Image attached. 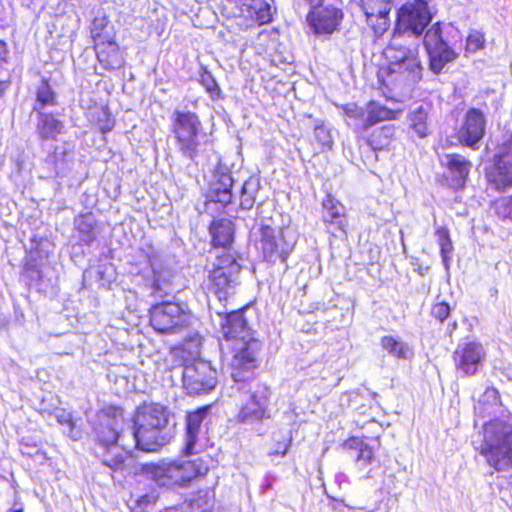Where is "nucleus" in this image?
Segmentation results:
<instances>
[{
  "mask_svg": "<svg viewBox=\"0 0 512 512\" xmlns=\"http://www.w3.org/2000/svg\"><path fill=\"white\" fill-rule=\"evenodd\" d=\"M124 418L118 409L102 411L97 415L94 426L96 455L102 463L112 469H118L136 447H126L129 432L125 433Z\"/></svg>",
  "mask_w": 512,
  "mask_h": 512,
  "instance_id": "nucleus-1",
  "label": "nucleus"
},
{
  "mask_svg": "<svg viewBox=\"0 0 512 512\" xmlns=\"http://www.w3.org/2000/svg\"><path fill=\"white\" fill-rule=\"evenodd\" d=\"M169 411L162 405L150 404L140 408L134 420V429L129 432L126 447L151 452L165 445L171 438L167 427Z\"/></svg>",
  "mask_w": 512,
  "mask_h": 512,
  "instance_id": "nucleus-2",
  "label": "nucleus"
},
{
  "mask_svg": "<svg viewBox=\"0 0 512 512\" xmlns=\"http://www.w3.org/2000/svg\"><path fill=\"white\" fill-rule=\"evenodd\" d=\"M481 454L497 471L512 468V424L499 419L484 423V443Z\"/></svg>",
  "mask_w": 512,
  "mask_h": 512,
  "instance_id": "nucleus-3",
  "label": "nucleus"
},
{
  "mask_svg": "<svg viewBox=\"0 0 512 512\" xmlns=\"http://www.w3.org/2000/svg\"><path fill=\"white\" fill-rule=\"evenodd\" d=\"M401 35L395 33L391 44L384 50L389 61L388 73L400 81L415 83L422 77V66L418 56V46L408 47L400 43Z\"/></svg>",
  "mask_w": 512,
  "mask_h": 512,
  "instance_id": "nucleus-4",
  "label": "nucleus"
},
{
  "mask_svg": "<svg viewBox=\"0 0 512 512\" xmlns=\"http://www.w3.org/2000/svg\"><path fill=\"white\" fill-rule=\"evenodd\" d=\"M171 120L179 151L184 157L194 160L199 152L198 134L202 127L198 115L191 111L175 110Z\"/></svg>",
  "mask_w": 512,
  "mask_h": 512,
  "instance_id": "nucleus-5",
  "label": "nucleus"
},
{
  "mask_svg": "<svg viewBox=\"0 0 512 512\" xmlns=\"http://www.w3.org/2000/svg\"><path fill=\"white\" fill-rule=\"evenodd\" d=\"M195 317L179 304L165 302L153 306L150 310V323L159 333H177L189 327Z\"/></svg>",
  "mask_w": 512,
  "mask_h": 512,
  "instance_id": "nucleus-6",
  "label": "nucleus"
},
{
  "mask_svg": "<svg viewBox=\"0 0 512 512\" xmlns=\"http://www.w3.org/2000/svg\"><path fill=\"white\" fill-rule=\"evenodd\" d=\"M429 0L407 2L398 11L395 33L420 36L432 20Z\"/></svg>",
  "mask_w": 512,
  "mask_h": 512,
  "instance_id": "nucleus-7",
  "label": "nucleus"
},
{
  "mask_svg": "<svg viewBox=\"0 0 512 512\" xmlns=\"http://www.w3.org/2000/svg\"><path fill=\"white\" fill-rule=\"evenodd\" d=\"M241 266L233 255L223 253L217 257L215 267L209 275L212 289L219 300L225 299L238 281Z\"/></svg>",
  "mask_w": 512,
  "mask_h": 512,
  "instance_id": "nucleus-8",
  "label": "nucleus"
},
{
  "mask_svg": "<svg viewBox=\"0 0 512 512\" xmlns=\"http://www.w3.org/2000/svg\"><path fill=\"white\" fill-rule=\"evenodd\" d=\"M261 343L254 337L246 340H237L233 343V357L231 360V377L235 382L245 381L243 372H250L257 367V354Z\"/></svg>",
  "mask_w": 512,
  "mask_h": 512,
  "instance_id": "nucleus-9",
  "label": "nucleus"
},
{
  "mask_svg": "<svg viewBox=\"0 0 512 512\" xmlns=\"http://www.w3.org/2000/svg\"><path fill=\"white\" fill-rule=\"evenodd\" d=\"M269 398L270 389L264 384H255L248 400L240 408L237 415L238 422L253 425L268 418Z\"/></svg>",
  "mask_w": 512,
  "mask_h": 512,
  "instance_id": "nucleus-10",
  "label": "nucleus"
},
{
  "mask_svg": "<svg viewBox=\"0 0 512 512\" xmlns=\"http://www.w3.org/2000/svg\"><path fill=\"white\" fill-rule=\"evenodd\" d=\"M258 248L261 250L263 257L268 262H276L280 260L285 263L292 247L287 244L280 232L269 223H260Z\"/></svg>",
  "mask_w": 512,
  "mask_h": 512,
  "instance_id": "nucleus-11",
  "label": "nucleus"
},
{
  "mask_svg": "<svg viewBox=\"0 0 512 512\" xmlns=\"http://www.w3.org/2000/svg\"><path fill=\"white\" fill-rule=\"evenodd\" d=\"M217 372L206 361H196L183 370V383L190 394L212 390L217 383Z\"/></svg>",
  "mask_w": 512,
  "mask_h": 512,
  "instance_id": "nucleus-12",
  "label": "nucleus"
},
{
  "mask_svg": "<svg viewBox=\"0 0 512 512\" xmlns=\"http://www.w3.org/2000/svg\"><path fill=\"white\" fill-rule=\"evenodd\" d=\"M486 118L479 109L468 110L457 132V139L462 144L472 149L479 148V142L485 135Z\"/></svg>",
  "mask_w": 512,
  "mask_h": 512,
  "instance_id": "nucleus-13",
  "label": "nucleus"
},
{
  "mask_svg": "<svg viewBox=\"0 0 512 512\" xmlns=\"http://www.w3.org/2000/svg\"><path fill=\"white\" fill-rule=\"evenodd\" d=\"M485 356L482 344L475 341L460 343L454 351L455 366L463 375H474L482 366Z\"/></svg>",
  "mask_w": 512,
  "mask_h": 512,
  "instance_id": "nucleus-14",
  "label": "nucleus"
},
{
  "mask_svg": "<svg viewBox=\"0 0 512 512\" xmlns=\"http://www.w3.org/2000/svg\"><path fill=\"white\" fill-rule=\"evenodd\" d=\"M209 410L210 406H204L188 414L184 449L186 455L196 454L202 450L206 440L203 425Z\"/></svg>",
  "mask_w": 512,
  "mask_h": 512,
  "instance_id": "nucleus-15",
  "label": "nucleus"
},
{
  "mask_svg": "<svg viewBox=\"0 0 512 512\" xmlns=\"http://www.w3.org/2000/svg\"><path fill=\"white\" fill-rule=\"evenodd\" d=\"M343 17L342 10L333 5L315 6L307 15V21L315 34L333 33Z\"/></svg>",
  "mask_w": 512,
  "mask_h": 512,
  "instance_id": "nucleus-16",
  "label": "nucleus"
},
{
  "mask_svg": "<svg viewBox=\"0 0 512 512\" xmlns=\"http://www.w3.org/2000/svg\"><path fill=\"white\" fill-rule=\"evenodd\" d=\"M488 179L497 190L512 187V135L496 156L494 168L488 174Z\"/></svg>",
  "mask_w": 512,
  "mask_h": 512,
  "instance_id": "nucleus-17",
  "label": "nucleus"
},
{
  "mask_svg": "<svg viewBox=\"0 0 512 512\" xmlns=\"http://www.w3.org/2000/svg\"><path fill=\"white\" fill-rule=\"evenodd\" d=\"M323 210L322 218L327 230L333 235H337V232L345 234L347 222L344 206L331 195H327L323 200Z\"/></svg>",
  "mask_w": 512,
  "mask_h": 512,
  "instance_id": "nucleus-18",
  "label": "nucleus"
},
{
  "mask_svg": "<svg viewBox=\"0 0 512 512\" xmlns=\"http://www.w3.org/2000/svg\"><path fill=\"white\" fill-rule=\"evenodd\" d=\"M222 333L226 341L246 340L253 337L241 310L227 314L222 323Z\"/></svg>",
  "mask_w": 512,
  "mask_h": 512,
  "instance_id": "nucleus-19",
  "label": "nucleus"
},
{
  "mask_svg": "<svg viewBox=\"0 0 512 512\" xmlns=\"http://www.w3.org/2000/svg\"><path fill=\"white\" fill-rule=\"evenodd\" d=\"M95 50L100 65L106 70L120 68L124 63L118 45L111 39L96 42Z\"/></svg>",
  "mask_w": 512,
  "mask_h": 512,
  "instance_id": "nucleus-20",
  "label": "nucleus"
},
{
  "mask_svg": "<svg viewBox=\"0 0 512 512\" xmlns=\"http://www.w3.org/2000/svg\"><path fill=\"white\" fill-rule=\"evenodd\" d=\"M170 464V473L173 476L172 484L185 485L195 477L204 474L207 468L201 463L192 461H172Z\"/></svg>",
  "mask_w": 512,
  "mask_h": 512,
  "instance_id": "nucleus-21",
  "label": "nucleus"
},
{
  "mask_svg": "<svg viewBox=\"0 0 512 512\" xmlns=\"http://www.w3.org/2000/svg\"><path fill=\"white\" fill-rule=\"evenodd\" d=\"M271 0H241V11L260 25L272 21L273 8Z\"/></svg>",
  "mask_w": 512,
  "mask_h": 512,
  "instance_id": "nucleus-22",
  "label": "nucleus"
},
{
  "mask_svg": "<svg viewBox=\"0 0 512 512\" xmlns=\"http://www.w3.org/2000/svg\"><path fill=\"white\" fill-rule=\"evenodd\" d=\"M215 180L211 183L209 197L212 201L227 205L231 202L233 179L228 173L216 174Z\"/></svg>",
  "mask_w": 512,
  "mask_h": 512,
  "instance_id": "nucleus-23",
  "label": "nucleus"
},
{
  "mask_svg": "<svg viewBox=\"0 0 512 512\" xmlns=\"http://www.w3.org/2000/svg\"><path fill=\"white\" fill-rule=\"evenodd\" d=\"M426 51L429 56L430 69L435 74H439L448 63L453 62L458 56L448 42Z\"/></svg>",
  "mask_w": 512,
  "mask_h": 512,
  "instance_id": "nucleus-24",
  "label": "nucleus"
},
{
  "mask_svg": "<svg viewBox=\"0 0 512 512\" xmlns=\"http://www.w3.org/2000/svg\"><path fill=\"white\" fill-rule=\"evenodd\" d=\"M380 345L390 356L397 359L408 360L414 356L413 348L397 336H383Z\"/></svg>",
  "mask_w": 512,
  "mask_h": 512,
  "instance_id": "nucleus-25",
  "label": "nucleus"
},
{
  "mask_svg": "<svg viewBox=\"0 0 512 512\" xmlns=\"http://www.w3.org/2000/svg\"><path fill=\"white\" fill-rule=\"evenodd\" d=\"M478 417L496 415L501 412V404L498 391L495 388H487L474 407Z\"/></svg>",
  "mask_w": 512,
  "mask_h": 512,
  "instance_id": "nucleus-26",
  "label": "nucleus"
},
{
  "mask_svg": "<svg viewBox=\"0 0 512 512\" xmlns=\"http://www.w3.org/2000/svg\"><path fill=\"white\" fill-rule=\"evenodd\" d=\"M214 246L226 248L233 242V223L228 219L213 221L210 227Z\"/></svg>",
  "mask_w": 512,
  "mask_h": 512,
  "instance_id": "nucleus-27",
  "label": "nucleus"
},
{
  "mask_svg": "<svg viewBox=\"0 0 512 512\" xmlns=\"http://www.w3.org/2000/svg\"><path fill=\"white\" fill-rule=\"evenodd\" d=\"M344 449L357 452L356 463L360 469H365L373 460L374 451L361 438L351 437L343 444Z\"/></svg>",
  "mask_w": 512,
  "mask_h": 512,
  "instance_id": "nucleus-28",
  "label": "nucleus"
},
{
  "mask_svg": "<svg viewBox=\"0 0 512 512\" xmlns=\"http://www.w3.org/2000/svg\"><path fill=\"white\" fill-rule=\"evenodd\" d=\"M64 125L51 114L40 112L37 123V132L41 139H55L62 133Z\"/></svg>",
  "mask_w": 512,
  "mask_h": 512,
  "instance_id": "nucleus-29",
  "label": "nucleus"
},
{
  "mask_svg": "<svg viewBox=\"0 0 512 512\" xmlns=\"http://www.w3.org/2000/svg\"><path fill=\"white\" fill-rule=\"evenodd\" d=\"M400 113L401 110H392L372 101L368 104L366 109L367 115L364 121V128L381 121L396 119Z\"/></svg>",
  "mask_w": 512,
  "mask_h": 512,
  "instance_id": "nucleus-30",
  "label": "nucleus"
},
{
  "mask_svg": "<svg viewBox=\"0 0 512 512\" xmlns=\"http://www.w3.org/2000/svg\"><path fill=\"white\" fill-rule=\"evenodd\" d=\"M146 474L159 486L172 487V479L170 473L169 462L159 464H149L145 466Z\"/></svg>",
  "mask_w": 512,
  "mask_h": 512,
  "instance_id": "nucleus-31",
  "label": "nucleus"
},
{
  "mask_svg": "<svg viewBox=\"0 0 512 512\" xmlns=\"http://www.w3.org/2000/svg\"><path fill=\"white\" fill-rule=\"evenodd\" d=\"M451 30H453L451 25L443 27L439 22L433 24L424 35L423 43L425 49L427 50L447 43L448 41L445 39V35L450 33Z\"/></svg>",
  "mask_w": 512,
  "mask_h": 512,
  "instance_id": "nucleus-32",
  "label": "nucleus"
},
{
  "mask_svg": "<svg viewBox=\"0 0 512 512\" xmlns=\"http://www.w3.org/2000/svg\"><path fill=\"white\" fill-rule=\"evenodd\" d=\"M74 224L75 228L80 233L81 241L86 244H90L96 239V234L94 232L95 219L92 214L88 213L80 215L75 219Z\"/></svg>",
  "mask_w": 512,
  "mask_h": 512,
  "instance_id": "nucleus-33",
  "label": "nucleus"
},
{
  "mask_svg": "<svg viewBox=\"0 0 512 512\" xmlns=\"http://www.w3.org/2000/svg\"><path fill=\"white\" fill-rule=\"evenodd\" d=\"M427 119L428 110L424 106H419L410 113V127L420 138H424L429 134Z\"/></svg>",
  "mask_w": 512,
  "mask_h": 512,
  "instance_id": "nucleus-34",
  "label": "nucleus"
},
{
  "mask_svg": "<svg viewBox=\"0 0 512 512\" xmlns=\"http://www.w3.org/2000/svg\"><path fill=\"white\" fill-rule=\"evenodd\" d=\"M260 183L257 178L250 177L242 186L240 205L243 209H251L255 203Z\"/></svg>",
  "mask_w": 512,
  "mask_h": 512,
  "instance_id": "nucleus-35",
  "label": "nucleus"
},
{
  "mask_svg": "<svg viewBox=\"0 0 512 512\" xmlns=\"http://www.w3.org/2000/svg\"><path fill=\"white\" fill-rule=\"evenodd\" d=\"M448 166L452 173L457 175L458 183L463 185L469 173V162L460 155H451L449 156Z\"/></svg>",
  "mask_w": 512,
  "mask_h": 512,
  "instance_id": "nucleus-36",
  "label": "nucleus"
},
{
  "mask_svg": "<svg viewBox=\"0 0 512 512\" xmlns=\"http://www.w3.org/2000/svg\"><path fill=\"white\" fill-rule=\"evenodd\" d=\"M389 13L390 11L383 13L375 12L371 17L370 15H365L368 25L373 29L377 37L382 36L388 30L390 26Z\"/></svg>",
  "mask_w": 512,
  "mask_h": 512,
  "instance_id": "nucleus-37",
  "label": "nucleus"
},
{
  "mask_svg": "<svg viewBox=\"0 0 512 512\" xmlns=\"http://www.w3.org/2000/svg\"><path fill=\"white\" fill-rule=\"evenodd\" d=\"M485 34L482 31L471 29L466 38L465 55L474 54L485 48Z\"/></svg>",
  "mask_w": 512,
  "mask_h": 512,
  "instance_id": "nucleus-38",
  "label": "nucleus"
},
{
  "mask_svg": "<svg viewBox=\"0 0 512 512\" xmlns=\"http://www.w3.org/2000/svg\"><path fill=\"white\" fill-rule=\"evenodd\" d=\"M435 235L437 237V242L440 247V253L442 260L445 266L448 265V260L450 258V254L452 252V242L449 236V232L444 227H439L436 229Z\"/></svg>",
  "mask_w": 512,
  "mask_h": 512,
  "instance_id": "nucleus-39",
  "label": "nucleus"
},
{
  "mask_svg": "<svg viewBox=\"0 0 512 512\" xmlns=\"http://www.w3.org/2000/svg\"><path fill=\"white\" fill-rule=\"evenodd\" d=\"M361 8L365 15L373 16V13H383L391 10L390 0H360Z\"/></svg>",
  "mask_w": 512,
  "mask_h": 512,
  "instance_id": "nucleus-40",
  "label": "nucleus"
},
{
  "mask_svg": "<svg viewBox=\"0 0 512 512\" xmlns=\"http://www.w3.org/2000/svg\"><path fill=\"white\" fill-rule=\"evenodd\" d=\"M393 134L394 128L392 126H383L375 130L371 135V145L374 149H382L388 144Z\"/></svg>",
  "mask_w": 512,
  "mask_h": 512,
  "instance_id": "nucleus-41",
  "label": "nucleus"
},
{
  "mask_svg": "<svg viewBox=\"0 0 512 512\" xmlns=\"http://www.w3.org/2000/svg\"><path fill=\"white\" fill-rule=\"evenodd\" d=\"M54 103V93L47 83H42L37 90V100L34 106V110L39 113L47 106Z\"/></svg>",
  "mask_w": 512,
  "mask_h": 512,
  "instance_id": "nucleus-42",
  "label": "nucleus"
},
{
  "mask_svg": "<svg viewBox=\"0 0 512 512\" xmlns=\"http://www.w3.org/2000/svg\"><path fill=\"white\" fill-rule=\"evenodd\" d=\"M55 417L59 424L67 426L68 435L72 440L76 441L81 438V431L75 429V425L70 413L65 412L64 410H58L55 414Z\"/></svg>",
  "mask_w": 512,
  "mask_h": 512,
  "instance_id": "nucleus-43",
  "label": "nucleus"
},
{
  "mask_svg": "<svg viewBox=\"0 0 512 512\" xmlns=\"http://www.w3.org/2000/svg\"><path fill=\"white\" fill-rule=\"evenodd\" d=\"M97 114V126L99 127L102 133H107L113 129L114 120L111 117L110 112L105 107H100L96 109Z\"/></svg>",
  "mask_w": 512,
  "mask_h": 512,
  "instance_id": "nucleus-44",
  "label": "nucleus"
},
{
  "mask_svg": "<svg viewBox=\"0 0 512 512\" xmlns=\"http://www.w3.org/2000/svg\"><path fill=\"white\" fill-rule=\"evenodd\" d=\"M107 26V20L105 17L95 18L92 23L91 34L94 39V42H101L107 39H111L110 35L107 33L106 35L103 33Z\"/></svg>",
  "mask_w": 512,
  "mask_h": 512,
  "instance_id": "nucleus-45",
  "label": "nucleus"
},
{
  "mask_svg": "<svg viewBox=\"0 0 512 512\" xmlns=\"http://www.w3.org/2000/svg\"><path fill=\"white\" fill-rule=\"evenodd\" d=\"M314 136L318 143L323 147H331L332 137L330 131L323 124H316L314 127Z\"/></svg>",
  "mask_w": 512,
  "mask_h": 512,
  "instance_id": "nucleus-46",
  "label": "nucleus"
},
{
  "mask_svg": "<svg viewBox=\"0 0 512 512\" xmlns=\"http://www.w3.org/2000/svg\"><path fill=\"white\" fill-rule=\"evenodd\" d=\"M343 110L347 117H349L351 119H355V120H361L362 125L364 126V121H365L366 116H365V112L363 111L362 108L358 107L354 103H350V104L345 105L343 107Z\"/></svg>",
  "mask_w": 512,
  "mask_h": 512,
  "instance_id": "nucleus-47",
  "label": "nucleus"
},
{
  "mask_svg": "<svg viewBox=\"0 0 512 512\" xmlns=\"http://www.w3.org/2000/svg\"><path fill=\"white\" fill-rule=\"evenodd\" d=\"M431 313L436 319L443 322L450 314V307L445 302H439L433 305Z\"/></svg>",
  "mask_w": 512,
  "mask_h": 512,
  "instance_id": "nucleus-48",
  "label": "nucleus"
},
{
  "mask_svg": "<svg viewBox=\"0 0 512 512\" xmlns=\"http://www.w3.org/2000/svg\"><path fill=\"white\" fill-rule=\"evenodd\" d=\"M496 210L497 213L503 215V217L512 218V196L499 200L496 204Z\"/></svg>",
  "mask_w": 512,
  "mask_h": 512,
  "instance_id": "nucleus-49",
  "label": "nucleus"
},
{
  "mask_svg": "<svg viewBox=\"0 0 512 512\" xmlns=\"http://www.w3.org/2000/svg\"><path fill=\"white\" fill-rule=\"evenodd\" d=\"M311 7L320 6L324 0H305Z\"/></svg>",
  "mask_w": 512,
  "mask_h": 512,
  "instance_id": "nucleus-50",
  "label": "nucleus"
},
{
  "mask_svg": "<svg viewBox=\"0 0 512 512\" xmlns=\"http://www.w3.org/2000/svg\"><path fill=\"white\" fill-rule=\"evenodd\" d=\"M36 457H38V458H40L42 460H44L46 458L44 452H42L40 450H37Z\"/></svg>",
  "mask_w": 512,
  "mask_h": 512,
  "instance_id": "nucleus-51",
  "label": "nucleus"
},
{
  "mask_svg": "<svg viewBox=\"0 0 512 512\" xmlns=\"http://www.w3.org/2000/svg\"><path fill=\"white\" fill-rule=\"evenodd\" d=\"M192 344L194 345V347H195L196 349H198V342H197L196 340H193V341H192Z\"/></svg>",
  "mask_w": 512,
  "mask_h": 512,
  "instance_id": "nucleus-52",
  "label": "nucleus"
},
{
  "mask_svg": "<svg viewBox=\"0 0 512 512\" xmlns=\"http://www.w3.org/2000/svg\"><path fill=\"white\" fill-rule=\"evenodd\" d=\"M146 498H147V496L143 497V498L139 501V504H140V505H142V503H143L144 501H146Z\"/></svg>",
  "mask_w": 512,
  "mask_h": 512,
  "instance_id": "nucleus-53",
  "label": "nucleus"
},
{
  "mask_svg": "<svg viewBox=\"0 0 512 512\" xmlns=\"http://www.w3.org/2000/svg\"><path fill=\"white\" fill-rule=\"evenodd\" d=\"M207 90L211 92L212 91V86H210V85L207 86Z\"/></svg>",
  "mask_w": 512,
  "mask_h": 512,
  "instance_id": "nucleus-54",
  "label": "nucleus"
},
{
  "mask_svg": "<svg viewBox=\"0 0 512 512\" xmlns=\"http://www.w3.org/2000/svg\"><path fill=\"white\" fill-rule=\"evenodd\" d=\"M287 448L284 449V451L281 453L282 456L286 454Z\"/></svg>",
  "mask_w": 512,
  "mask_h": 512,
  "instance_id": "nucleus-55",
  "label": "nucleus"
},
{
  "mask_svg": "<svg viewBox=\"0 0 512 512\" xmlns=\"http://www.w3.org/2000/svg\"><path fill=\"white\" fill-rule=\"evenodd\" d=\"M212 86H213V87H216V86H217V85H216V83H215L214 81H212Z\"/></svg>",
  "mask_w": 512,
  "mask_h": 512,
  "instance_id": "nucleus-56",
  "label": "nucleus"
}]
</instances>
